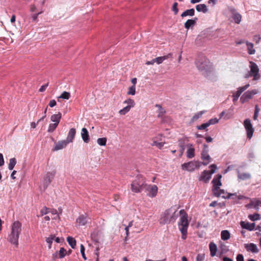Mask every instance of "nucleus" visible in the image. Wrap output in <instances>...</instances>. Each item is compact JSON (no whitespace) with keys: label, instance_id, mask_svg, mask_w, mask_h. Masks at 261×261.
<instances>
[{"label":"nucleus","instance_id":"obj_1","mask_svg":"<svg viewBox=\"0 0 261 261\" xmlns=\"http://www.w3.org/2000/svg\"><path fill=\"white\" fill-rule=\"evenodd\" d=\"M21 230V223L18 221H14L11 226V231L7 238L8 241L11 244L17 246L19 234Z\"/></svg>","mask_w":261,"mask_h":261},{"label":"nucleus","instance_id":"obj_2","mask_svg":"<svg viewBox=\"0 0 261 261\" xmlns=\"http://www.w3.org/2000/svg\"><path fill=\"white\" fill-rule=\"evenodd\" d=\"M198 70L205 76H209L213 71L212 65L205 57H201L196 61Z\"/></svg>","mask_w":261,"mask_h":261},{"label":"nucleus","instance_id":"obj_3","mask_svg":"<svg viewBox=\"0 0 261 261\" xmlns=\"http://www.w3.org/2000/svg\"><path fill=\"white\" fill-rule=\"evenodd\" d=\"M178 213L175 207H172L163 212L160 219V223L164 225L174 222L177 218Z\"/></svg>","mask_w":261,"mask_h":261},{"label":"nucleus","instance_id":"obj_4","mask_svg":"<svg viewBox=\"0 0 261 261\" xmlns=\"http://www.w3.org/2000/svg\"><path fill=\"white\" fill-rule=\"evenodd\" d=\"M180 217L178 223V228L181 233V238L185 240L187 238V229L189 227V221L188 220V215L184 210H181L179 212Z\"/></svg>","mask_w":261,"mask_h":261},{"label":"nucleus","instance_id":"obj_5","mask_svg":"<svg viewBox=\"0 0 261 261\" xmlns=\"http://www.w3.org/2000/svg\"><path fill=\"white\" fill-rule=\"evenodd\" d=\"M221 177V175L218 174L213 179V192L214 194L218 197L226 198L228 197V194L227 193H225L223 190H220L219 191L220 187L221 186V182L220 181Z\"/></svg>","mask_w":261,"mask_h":261},{"label":"nucleus","instance_id":"obj_6","mask_svg":"<svg viewBox=\"0 0 261 261\" xmlns=\"http://www.w3.org/2000/svg\"><path fill=\"white\" fill-rule=\"evenodd\" d=\"M146 185L142 177H137L131 184V190L134 192L140 193L145 189Z\"/></svg>","mask_w":261,"mask_h":261},{"label":"nucleus","instance_id":"obj_7","mask_svg":"<svg viewBox=\"0 0 261 261\" xmlns=\"http://www.w3.org/2000/svg\"><path fill=\"white\" fill-rule=\"evenodd\" d=\"M210 168H211L210 171L205 170L202 173L200 178V180L204 181L205 182H207L209 181L211 178L212 174L215 173L217 169V167L215 164H213L210 166Z\"/></svg>","mask_w":261,"mask_h":261},{"label":"nucleus","instance_id":"obj_8","mask_svg":"<svg viewBox=\"0 0 261 261\" xmlns=\"http://www.w3.org/2000/svg\"><path fill=\"white\" fill-rule=\"evenodd\" d=\"M249 67L250 70L249 72V76H253V80L254 81L258 80L260 78V74H259V68L256 63L252 61L249 62Z\"/></svg>","mask_w":261,"mask_h":261},{"label":"nucleus","instance_id":"obj_9","mask_svg":"<svg viewBox=\"0 0 261 261\" xmlns=\"http://www.w3.org/2000/svg\"><path fill=\"white\" fill-rule=\"evenodd\" d=\"M200 166V163L198 162L192 161L187 163H184L181 165V169L184 170L193 171Z\"/></svg>","mask_w":261,"mask_h":261},{"label":"nucleus","instance_id":"obj_10","mask_svg":"<svg viewBox=\"0 0 261 261\" xmlns=\"http://www.w3.org/2000/svg\"><path fill=\"white\" fill-rule=\"evenodd\" d=\"M244 125L247 131V138L250 139L254 132V128L252 127L250 120L249 119H245L244 122Z\"/></svg>","mask_w":261,"mask_h":261},{"label":"nucleus","instance_id":"obj_11","mask_svg":"<svg viewBox=\"0 0 261 261\" xmlns=\"http://www.w3.org/2000/svg\"><path fill=\"white\" fill-rule=\"evenodd\" d=\"M229 11L231 13V21L236 24H240L242 20V15L234 9H229Z\"/></svg>","mask_w":261,"mask_h":261},{"label":"nucleus","instance_id":"obj_12","mask_svg":"<svg viewBox=\"0 0 261 261\" xmlns=\"http://www.w3.org/2000/svg\"><path fill=\"white\" fill-rule=\"evenodd\" d=\"M256 93L257 91L256 90L247 91V92H245L241 97L240 100L242 103H244L251 99L252 96Z\"/></svg>","mask_w":261,"mask_h":261},{"label":"nucleus","instance_id":"obj_13","mask_svg":"<svg viewBox=\"0 0 261 261\" xmlns=\"http://www.w3.org/2000/svg\"><path fill=\"white\" fill-rule=\"evenodd\" d=\"M158 187L155 185H146L145 190L148 192V195L150 197H155L158 192Z\"/></svg>","mask_w":261,"mask_h":261},{"label":"nucleus","instance_id":"obj_14","mask_svg":"<svg viewBox=\"0 0 261 261\" xmlns=\"http://www.w3.org/2000/svg\"><path fill=\"white\" fill-rule=\"evenodd\" d=\"M250 86V85L249 84L245 85V86L240 87L238 91L233 94V101L234 102L237 101L238 98L241 95L242 93L244 92L245 90H246Z\"/></svg>","mask_w":261,"mask_h":261},{"label":"nucleus","instance_id":"obj_15","mask_svg":"<svg viewBox=\"0 0 261 261\" xmlns=\"http://www.w3.org/2000/svg\"><path fill=\"white\" fill-rule=\"evenodd\" d=\"M241 226L243 228L247 229L249 231L253 230L255 229V224L254 223H250L249 222H241Z\"/></svg>","mask_w":261,"mask_h":261},{"label":"nucleus","instance_id":"obj_16","mask_svg":"<svg viewBox=\"0 0 261 261\" xmlns=\"http://www.w3.org/2000/svg\"><path fill=\"white\" fill-rule=\"evenodd\" d=\"M245 248L247 251L251 252L252 253L258 252V249L257 246L253 243L245 244Z\"/></svg>","mask_w":261,"mask_h":261},{"label":"nucleus","instance_id":"obj_17","mask_svg":"<svg viewBox=\"0 0 261 261\" xmlns=\"http://www.w3.org/2000/svg\"><path fill=\"white\" fill-rule=\"evenodd\" d=\"M68 144V142L66 140H62L59 141L56 144L53 150L54 151H57L62 149L65 148Z\"/></svg>","mask_w":261,"mask_h":261},{"label":"nucleus","instance_id":"obj_18","mask_svg":"<svg viewBox=\"0 0 261 261\" xmlns=\"http://www.w3.org/2000/svg\"><path fill=\"white\" fill-rule=\"evenodd\" d=\"M88 222L87 216L85 215H80L76 219V223L80 226H84Z\"/></svg>","mask_w":261,"mask_h":261},{"label":"nucleus","instance_id":"obj_19","mask_svg":"<svg viewBox=\"0 0 261 261\" xmlns=\"http://www.w3.org/2000/svg\"><path fill=\"white\" fill-rule=\"evenodd\" d=\"M55 171L47 172L44 177V181L46 185L50 184L55 175Z\"/></svg>","mask_w":261,"mask_h":261},{"label":"nucleus","instance_id":"obj_20","mask_svg":"<svg viewBox=\"0 0 261 261\" xmlns=\"http://www.w3.org/2000/svg\"><path fill=\"white\" fill-rule=\"evenodd\" d=\"M229 199L234 200L233 203H237L239 202V200L243 199L246 198V197L244 196L241 195H236V194L229 193Z\"/></svg>","mask_w":261,"mask_h":261},{"label":"nucleus","instance_id":"obj_21","mask_svg":"<svg viewBox=\"0 0 261 261\" xmlns=\"http://www.w3.org/2000/svg\"><path fill=\"white\" fill-rule=\"evenodd\" d=\"M76 130L75 128H71L68 133V136L66 139V141L68 143H71L73 141V139L75 136Z\"/></svg>","mask_w":261,"mask_h":261},{"label":"nucleus","instance_id":"obj_22","mask_svg":"<svg viewBox=\"0 0 261 261\" xmlns=\"http://www.w3.org/2000/svg\"><path fill=\"white\" fill-rule=\"evenodd\" d=\"M81 136L83 141L85 143H88L89 141V133L86 128H83L82 129Z\"/></svg>","mask_w":261,"mask_h":261},{"label":"nucleus","instance_id":"obj_23","mask_svg":"<svg viewBox=\"0 0 261 261\" xmlns=\"http://www.w3.org/2000/svg\"><path fill=\"white\" fill-rule=\"evenodd\" d=\"M202 159L203 160V164L205 165H207L211 160L210 156L207 154L206 151H203L201 153Z\"/></svg>","mask_w":261,"mask_h":261},{"label":"nucleus","instance_id":"obj_24","mask_svg":"<svg viewBox=\"0 0 261 261\" xmlns=\"http://www.w3.org/2000/svg\"><path fill=\"white\" fill-rule=\"evenodd\" d=\"M61 118V113L60 112H58L57 114H54L51 116L50 120L54 123H57L58 124L60 122V119Z\"/></svg>","mask_w":261,"mask_h":261},{"label":"nucleus","instance_id":"obj_25","mask_svg":"<svg viewBox=\"0 0 261 261\" xmlns=\"http://www.w3.org/2000/svg\"><path fill=\"white\" fill-rule=\"evenodd\" d=\"M246 45L247 47L248 53L249 55H253L255 53V50L253 48V44L248 41H246Z\"/></svg>","mask_w":261,"mask_h":261},{"label":"nucleus","instance_id":"obj_26","mask_svg":"<svg viewBox=\"0 0 261 261\" xmlns=\"http://www.w3.org/2000/svg\"><path fill=\"white\" fill-rule=\"evenodd\" d=\"M209 248L211 252V255L212 256H214L216 255L217 250L216 245L215 243L211 242L209 245Z\"/></svg>","mask_w":261,"mask_h":261},{"label":"nucleus","instance_id":"obj_27","mask_svg":"<svg viewBox=\"0 0 261 261\" xmlns=\"http://www.w3.org/2000/svg\"><path fill=\"white\" fill-rule=\"evenodd\" d=\"M195 149L192 147V145H190L188 148L187 151V156L188 158L191 159L193 158L195 155Z\"/></svg>","mask_w":261,"mask_h":261},{"label":"nucleus","instance_id":"obj_28","mask_svg":"<svg viewBox=\"0 0 261 261\" xmlns=\"http://www.w3.org/2000/svg\"><path fill=\"white\" fill-rule=\"evenodd\" d=\"M238 176L240 179L243 180L248 179L251 178V175L249 173H241L239 172Z\"/></svg>","mask_w":261,"mask_h":261},{"label":"nucleus","instance_id":"obj_29","mask_svg":"<svg viewBox=\"0 0 261 261\" xmlns=\"http://www.w3.org/2000/svg\"><path fill=\"white\" fill-rule=\"evenodd\" d=\"M196 9L198 12L206 13L207 11V8L205 4H199L196 6Z\"/></svg>","mask_w":261,"mask_h":261},{"label":"nucleus","instance_id":"obj_30","mask_svg":"<svg viewBox=\"0 0 261 261\" xmlns=\"http://www.w3.org/2000/svg\"><path fill=\"white\" fill-rule=\"evenodd\" d=\"M195 14V10L194 9H191L189 10H187L185 11H184L181 15V16L182 17H186L187 16H192L194 15Z\"/></svg>","mask_w":261,"mask_h":261},{"label":"nucleus","instance_id":"obj_31","mask_svg":"<svg viewBox=\"0 0 261 261\" xmlns=\"http://www.w3.org/2000/svg\"><path fill=\"white\" fill-rule=\"evenodd\" d=\"M169 57H171V55L170 54H169L167 56L157 57L155 58L154 60L158 64H161L165 60L168 59Z\"/></svg>","mask_w":261,"mask_h":261},{"label":"nucleus","instance_id":"obj_32","mask_svg":"<svg viewBox=\"0 0 261 261\" xmlns=\"http://www.w3.org/2000/svg\"><path fill=\"white\" fill-rule=\"evenodd\" d=\"M196 19L197 18H195V19H188L185 23V27L187 29H189L190 27L195 24Z\"/></svg>","mask_w":261,"mask_h":261},{"label":"nucleus","instance_id":"obj_33","mask_svg":"<svg viewBox=\"0 0 261 261\" xmlns=\"http://www.w3.org/2000/svg\"><path fill=\"white\" fill-rule=\"evenodd\" d=\"M155 107L158 108V116L162 117L166 113L165 110L160 105H156Z\"/></svg>","mask_w":261,"mask_h":261},{"label":"nucleus","instance_id":"obj_34","mask_svg":"<svg viewBox=\"0 0 261 261\" xmlns=\"http://www.w3.org/2000/svg\"><path fill=\"white\" fill-rule=\"evenodd\" d=\"M67 241L72 248H74L76 246V241L74 238L71 237H68Z\"/></svg>","mask_w":261,"mask_h":261},{"label":"nucleus","instance_id":"obj_35","mask_svg":"<svg viewBox=\"0 0 261 261\" xmlns=\"http://www.w3.org/2000/svg\"><path fill=\"white\" fill-rule=\"evenodd\" d=\"M205 113V111H201L200 112H199L196 114H195V115L193 116V117L192 118V119L191 120L193 121V122H194L195 121H196L197 119H198L199 118H200L202 115Z\"/></svg>","mask_w":261,"mask_h":261},{"label":"nucleus","instance_id":"obj_36","mask_svg":"<svg viewBox=\"0 0 261 261\" xmlns=\"http://www.w3.org/2000/svg\"><path fill=\"white\" fill-rule=\"evenodd\" d=\"M16 164V160L15 158L10 159L9 160V163L8 165L9 169L10 170H12L14 168Z\"/></svg>","mask_w":261,"mask_h":261},{"label":"nucleus","instance_id":"obj_37","mask_svg":"<svg viewBox=\"0 0 261 261\" xmlns=\"http://www.w3.org/2000/svg\"><path fill=\"white\" fill-rule=\"evenodd\" d=\"M49 213L51 214L52 219H58L59 218V215L58 214V212L56 210H51L49 211Z\"/></svg>","mask_w":261,"mask_h":261},{"label":"nucleus","instance_id":"obj_38","mask_svg":"<svg viewBox=\"0 0 261 261\" xmlns=\"http://www.w3.org/2000/svg\"><path fill=\"white\" fill-rule=\"evenodd\" d=\"M248 218L250 220L254 221L259 220L260 219V215L258 214H254L253 215H249L248 216Z\"/></svg>","mask_w":261,"mask_h":261},{"label":"nucleus","instance_id":"obj_39","mask_svg":"<svg viewBox=\"0 0 261 261\" xmlns=\"http://www.w3.org/2000/svg\"><path fill=\"white\" fill-rule=\"evenodd\" d=\"M55 238V235H50L48 238L46 239V241L47 243L48 244V248L49 249L51 248V244L53 243V240Z\"/></svg>","mask_w":261,"mask_h":261},{"label":"nucleus","instance_id":"obj_40","mask_svg":"<svg viewBox=\"0 0 261 261\" xmlns=\"http://www.w3.org/2000/svg\"><path fill=\"white\" fill-rule=\"evenodd\" d=\"M70 97V94L69 92L64 91L61 95L58 97L59 98H62L64 99H69Z\"/></svg>","mask_w":261,"mask_h":261},{"label":"nucleus","instance_id":"obj_41","mask_svg":"<svg viewBox=\"0 0 261 261\" xmlns=\"http://www.w3.org/2000/svg\"><path fill=\"white\" fill-rule=\"evenodd\" d=\"M124 103L127 104V106L130 108L134 107L135 105L134 100L130 98L125 100L124 101Z\"/></svg>","mask_w":261,"mask_h":261},{"label":"nucleus","instance_id":"obj_42","mask_svg":"<svg viewBox=\"0 0 261 261\" xmlns=\"http://www.w3.org/2000/svg\"><path fill=\"white\" fill-rule=\"evenodd\" d=\"M221 239L223 241L228 239V231L227 230H223L221 232Z\"/></svg>","mask_w":261,"mask_h":261},{"label":"nucleus","instance_id":"obj_43","mask_svg":"<svg viewBox=\"0 0 261 261\" xmlns=\"http://www.w3.org/2000/svg\"><path fill=\"white\" fill-rule=\"evenodd\" d=\"M97 143L100 146H105L107 143L106 138H98L97 140Z\"/></svg>","mask_w":261,"mask_h":261},{"label":"nucleus","instance_id":"obj_44","mask_svg":"<svg viewBox=\"0 0 261 261\" xmlns=\"http://www.w3.org/2000/svg\"><path fill=\"white\" fill-rule=\"evenodd\" d=\"M136 93V88L134 85L130 86L128 88V91L127 93L128 95H134Z\"/></svg>","mask_w":261,"mask_h":261},{"label":"nucleus","instance_id":"obj_45","mask_svg":"<svg viewBox=\"0 0 261 261\" xmlns=\"http://www.w3.org/2000/svg\"><path fill=\"white\" fill-rule=\"evenodd\" d=\"M66 253V250L63 247L61 248L59 251V258H63L65 256Z\"/></svg>","mask_w":261,"mask_h":261},{"label":"nucleus","instance_id":"obj_46","mask_svg":"<svg viewBox=\"0 0 261 261\" xmlns=\"http://www.w3.org/2000/svg\"><path fill=\"white\" fill-rule=\"evenodd\" d=\"M130 110V108H129L128 107L126 106L125 107H124L123 109L120 110L119 111V113L120 114V115H125L126 113H127V112H128Z\"/></svg>","mask_w":261,"mask_h":261},{"label":"nucleus","instance_id":"obj_47","mask_svg":"<svg viewBox=\"0 0 261 261\" xmlns=\"http://www.w3.org/2000/svg\"><path fill=\"white\" fill-rule=\"evenodd\" d=\"M58 125V124H57V123L50 124L48 127V132L50 133L54 132L57 127Z\"/></svg>","mask_w":261,"mask_h":261},{"label":"nucleus","instance_id":"obj_48","mask_svg":"<svg viewBox=\"0 0 261 261\" xmlns=\"http://www.w3.org/2000/svg\"><path fill=\"white\" fill-rule=\"evenodd\" d=\"M219 248L221 249V252L222 253L226 252V246L222 242H220Z\"/></svg>","mask_w":261,"mask_h":261},{"label":"nucleus","instance_id":"obj_49","mask_svg":"<svg viewBox=\"0 0 261 261\" xmlns=\"http://www.w3.org/2000/svg\"><path fill=\"white\" fill-rule=\"evenodd\" d=\"M255 209L256 210H258L259 209V206H261V198H255Z\"/></svg>","mask_w":261,"mask_h":261},{"label":"nucleus","instance_id":"obj_50","mask_svg":"<svg viewBox=\"0 0 261 261\" xmlns=\"http://www.w3.org/2000/svg\"><path fill=\"white\" fill-rule=\"evenodd\" d=\"M255 198H253V199H250V203L247 204L246 205V206L248 207V208H250V207H254L255 208Z\"/></svg>","mask_w":261,"mask_h":261},{"label":"nucleus","instance_id":"obj_51","mask_svg":"<svg viewBox=\"0 0 261 261\" xmlns=\"http://www.w3.org/2000/svg\"><path fill=\"white\" fill-rule=\"evenodd\" d=\"M81 248V253L82 254V255L83 256V258L85 259H87V257H86L85 254V247L83 244H81L80 246Z\"/></svg>","mask_w":261,"mask_h":261},{"label":"nucleus","instance_id":"obj_52","mask_svg":"<svg viewBox=\"0 0 261 261\" xmlns=\"http://www.w3.org/2000/svg\"><path fill=\"white\" fill-rule=\"evenodd\" d=\"M48 213H49V211H48V209L46 207H43L40 211V214H41V216H42L44 215H46L47 214H48Z\"/></svg>","mask_w":261,"mask_h":261},{"label":"nucleus","instance_id":"obj_53","mask_svg":"<svg viewBox=\"0 0 261 261\" xmlns=\"http://www.w3.org/2000/svg\"><path fill=\"white\" fill-rule=\"evenodd\" d=\"M205 258L204 254H199L196 257V261H203Z\"/></svg>","mask_w":261,"mask_h":261},{"label":"nucleus","instance_id":"obj_54","mask_svg":"<svg viewBox=\"0 0 261 261\" xmlns=\"http://www.w3.org/2000/svg\"><path fill=\"white\" fill-rule=\"evenodd\" d=\"M177 3L176 2L174 3L173 5V6H172V11L174 12V14H177V13H178V9H177Z\"/></svg>","mask_w":261,"mask_h":261},{"label":"nucleus","instance_id":"obj_55","mask_svg":"<svg viewBox=\"0 0 261 261\" xmlns=\"http://www.w3.org/2000/svg\"><path fill=\"white\" fill-rule=\"evenodd\" d=\"M218 122V119L217 118H213L210 119L207 123L208 124V126L211 124H214Z\"/></svg>","mask_w":261,"mask_h":261},{"label":"nucleus","instance_id":"obj_56","mask_svg":"<svg viewBox=\"0 0 261 261\" xmlns=\"http://www.w3.org/2000/svg\"><path fill=\"white\" fill-rule=\"evenodd\" d=\"M208 126V124H207V123L206 122V123L202 124L200 126H197V128L198 129H204Z\"/></svg>","mask_w":261,"mask_h":261},{"label":"nucleus","instance_id":"obj_57","mask_svg":"<svg viewBox=\"0 0 261 261\" xmlns=\"http://www.w3.org/2000/svg\"><path fill=\"white\" fill-rule=\"evenodd\" d=\"M48 86V83H46V84L42 86L39 89V92H43L45 90V89H46V88L47 87V86Z\"/></svg>","mask_w":261,"mask_h":261},{"label":"nucleus","instance_id":"obj_58","mask_svg":"<svg viewBox=\"0 0 261 261\" xmlns=\"http://www.w3.org/2000/svg\"><path fill=\"white\" fill-rule=\"evenodd\" d=\"M237 261H244V256L241 254H239L237 256Z\"/></svg>","mask_w":261,"mask_h":261},{"label":"nucleus","instance_id":"obj_59","mask_svg":"<svg viewBox=\"0 0 261 261\" xmlns=\"http://www.w3.org/2000/svg\"><path fill=\"white\" fill-rule=\"evenodd\" d=\"M56 105H57V102H56V100L54 99L50 100L48 104L49 106L51 108L55 107Z\"/></svg>","mask_w":261,"mask_h":261},{"label":"nucleus","instance_id":"obj_60","mask_svg":"<svg viewBox=\"0 0 261 261\" xmlns=\"http://www.w3.org/2000/svg\"><path fill=\"white\" fill-rule=\"evenodd\" d=\"M261 37L258 35H255L253 37V40L255 41L256 43H258Z\"/></svg>","mask_w":261,"mask_h":261},{"label":"nucleus","instance_id":"obj_61","mask_svg":"<svg viewBox=\"0 0 261 261\" xmlns=\"http://www.w3.org/2000/svg\"><path fill=\"white\" fill-rule=\"evenodd\" d=\"M4 163L3 155L0 153V166L4 165Z\"/></svg>","mask_w":261,"mask_h":261},{"label":"nucleus","instance_id":"obj_62","mask_svg":"<svg viewBox=\"0 0 261 261\" xmlns=\"http://www.w3.org/2000/svg\"><path fill=\"white\" fill-rule=\"evenodd\" d=\"M125 232H126V237L125 238V240H126L127 238L129 236V228H128V227L126 226L125 227Z\"/></svg>","mask_w":261,"mask_h":261},{"label":"nucleus","instance_id":"obj_63","mask_svg":"<svg viewBox=\"0 0 261 261\" xmlns=\"http://www.w3.org/2000/svg\"><path fill=\"white\" fill-rule=\"evenodd\" d=\"M164 145V143L163 142H159L158 144H157V147L159 149H161Z\"/></svg>","mask_w":261,"mask_h":261},{"label":"nucleus","instance_id":"obj_64","mask_svg":"<svg viewBox=\"0 0 261 261\" xmlns=\"http://www.w3.org/2000/svg\"><path fill=\"white\" fill-rule=\"evenodd\" d=\"M154 63H155V60L154 59L150 61H147L146 62V65H153V64H154Z\"/></svg>","mask_w":261,"mask_h":261}]
</instances>
